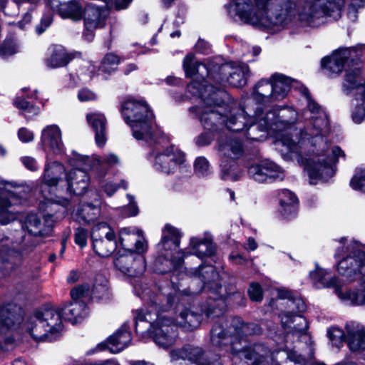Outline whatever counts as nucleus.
Returning <instances> with one entry per match:
<instances>
[{
  "label": "nucleus",
  "instance_id": "obj_1",
  "mask_svg": "<svg viewBox=\"0 0 365 365\" xmlns=\"http://www.w3.org/2000/svg\"><path fill=\"white\" fill-rule=\"evenodd\" d=\"M187 91L194 96H199L204 106L192 107L190 112L195 113L205 129L215 131L222 125L232 132H243L247 139L262 141L265 139L264 133L261 131L260 123L254 117L242 114L239 110H245V106L240 108H230L229 114L223 115L222 105L228 98V94L223 90L217 88L205 81H194L187 85Z\"/></svg>",
  "mask_w": 365,
  "mask_h": 365
},
{
  "label": "nucleus",
  "instance_id": "obj_2",
  "mask_svg": "<svg viewBox=\"0 0 365 365\" xmlns=\"http://www.w3.org/2000/svg\"><path fill=\"white\" fill-rule=\"evenodd\" d=\"M169 287L159 288L158 292L150 300L145 313L138 312L135 316V331L138 332L140 322H148L150 336L154 342L163 348L173 345L178 336L177 327L186 331L197 328L202 314L175 304L173 293Z\"/></svg>",
  "mask_w": 365,
  "mask_h": 365
},
{
  "label": "nucleus",
  "instance_id": "obj_3",
  "mask_svg": "<svg viewBox=\"0 0 365 365\" xmlns=\"http://www.w3.org/2000/svg\"><path fill=\"white\" fill-rule=\"evenodd\" d=\"M242 113H246L247 116H252L260 123L261 131L272 130L279 132L284 130L280 138L276 141L277 147L285 155L290 158H297L298 160L302 154V145L304 137L300 130L291 128L297 118V113L292 108H287L289 115L283 112L279 114L278 108H273L265 113L257 106L254 107L250 100L245 103V110H240Z\"/></svg>",
  "mask_w": 365,
  "mask_h": 365
},
{
  "label": "nucleus",
  "instance_id": "obj_4",
  "mask_svg": "<svg viewBox=\"0 0 365 365\" xmlns=\"http://www.w3.org/2000/svg\"><path fill=\"white\" fill-rule=\"evenodd\" d=\"M303 93L307 101V108L312 121V128L307 135L315 138V142L322 147L318 150L316 156L306 160L304 168L310 178L317 179L322 178L324 174L331 173L332 166L338 162L339 158L345 160L346 155L339 146H334L331 150L329 149L328 143L322 137V135L328 133L329 129L328 115L324 110L311 98L307 89H304Z\"/></svg>",
  "mask_w": 365,
  "mask_h": 365
},
{
  "label": "nucleus",
  "instance_id": "obj_5",
  "mask_svg": "<svg viewBox=\"0 0 365 365\" xmlns=\"http://www.w3.org/2000/svg\"><path fill=\"white\" fill-rule=\"evenodd\" d=\"M227 12L232 18L266 29L287 26L294 14L291 0H230Z\"/></svg>",
  "mask_w": 365,
  "mask_h": 365
},
{
  "label": "nucleus",
  "instance_id": "obj_6",
  "mask_svg": "<svg viewBox=\"0 0 365 365\" xmlns=\"http://www.w3.org/2000/svg\"><path fill=\"white\" fill-rule=\"evenodd\" d=\"M198 276L192 282L197 284L201 281L202 289L207 290L208 297L205 303L202 306L201 311L207 318H218L210 331V340L216 346H220L228 336H235L231 326L227 330V319L223 316L226 307V296L222 292V287L219 283V274L212 266H200Z\"/></svg>",
  "mask_w": 365,
  "mask_h": 365
},
{
  "label": "nucleus",
  "instance_id": "obj_7",
  "mask_svg": "<svg viewBox=\"0 0 365 365\" xmlns=\"http://www.w3.org/2000/svg\"><path fill=\"white\" fill-rule=\"evenodd\" d=\"M347 255L337 264L338 272L350 282L360 279V289L358 291L348 290L344 293L339 278L331 277L327 282V287L334 288L337 296L343 301L352 305L365 304V247L353 242L346 247Z\"/></svg>",
  "mask_w": 365,
  "mask_h": 365
},
{
  "label": "nucleus",
  "instance_id": "obj_8",
  "mask_svg": "<svg viewBox=\"0 0 365 365\" xmlns=\"http://www.w3.org/2000/svg\"><path fill=\"white\" fill-rule=\"evenodd\" d=\"M345 0H299L293 6V17L305 26H318L324 16L338 17Z\"/></svg>",
  "mask_w": 365,
  "mask_h": 365
},
{
  "label": "nucleus",
  "instance_id": "obj_9",
  "mask_svg": "<svg viewBox=\"0 0 365 365\" xmlns=\"http://www.w3.org/2000/svg\"><path fill=\"white\" fill-rule=\"evenodd\" d=\"M217 151L221 160L222 179L237 180L240 173L237 170L234 160L240 158L244 153L242 142L235 138H221L217 141Z\"/></svg>",
  "mask_w": 365,
  "mask_h": 365
},
{
  "label": "nucleus",
  "instance_id": "obj_10",
  "mask_svg": "<svg viewBox=\"0 0 365 365\" xmlns=\"http://www.w3.org/2000/svg\"><path fill=\"white\" fill-rule=\"evenodd\" d=\"M22 309L13 303L0 304V350L9 351L15 345L11 329L22 321Z\"/></svg>",
  "mask_w": 365,
  "mask_h": 365
},
{
  "label": "nucleus",
  "instance_id": "obj_11",
  "mask_svg": "<svg viewBox=\"0 0 365 365\" xmlns=\"http://www.w3.org/2000/svg\"><path fill=\"white\" fill-rule=\"evenodd\" d=\"M9 238L0 240V270L7 272L14 268L16 261L30 253L37 245L36 240L31 236H25L23 244L12 243L11 249L8 248Z\"/></svg>",
  "mask_w": 365,
  "mask_h": 365
},
{
  "label": "nucleus",
  "instance_id": "obj_12",
  "mask_svg": "<svg viewBox=\"0 0 365 365\" xmlns=\"http://www.w3.org/2000/svg\"><path fill=\"white\" fill-rule=\"evenodd\" d=\"M165 230L170 234L164 235L161 242L158 245L160 250V255L156 259L154 264V270L159 274H165L177 265H180L182 259H180L177 262L170 259L172 256V252L169 250L177 248L179 246V232L175 228L167 225Z\"/></svg>",
  "mask_w": 365,
  "mask_h": 365
},
{
  "label": "nucleus",
  "instance_id": "obj_13",
  "mask_svg": "<svg viewBox=\"0 0 365 365\" xmlns=\"http://www.w3.org/2000/svg\"><path fill=\"white\" fill-rule=\"evenodd\" d=\"M359 56L357 47L339 48L331 56L322 58V67L327 76L333 78L338 76L346 66L349 68L351 63L356 65Z\"/></svg>",
  "mask_w": 365,
  "mask_h": 365
},
{
  "label": "nucleus",
  "instance_id": "obj_14",
  "mask_svg": "<svg viewBox=\"0 0 365 365\" xmlns=\"http://www.w3.org/2000/svg\"><path fill=\"white\" fill-rule=\"evenodd\" d=\"M91 238L94 251L102 257H109L117 247L115 233L105 222L99 223L93 228Z\"/></svg>",
  "mask_w": 365,
  "mask_h": 365
},
{
  "label": "nucleus",
  "instance_id": "obj_15",
  "mask_svg": "<svg viewBox=\"0 0 365 365\" xmlns=\"http://www.w3.org/2000/svg\"><path fill=\"white\" fill-rule=\"evenodd\" d=\"M247 173L250 178L259 183L282 181L285 178L284 170L269 160H264L251 165L248 168Z\"/></svg>",
  "mask_w": 365,
  "mask_h": 365
},
{
  "label": "nucleus",
  "instance_id": "obj_16",
  "mask_svg": "<svg viewBox=\"0 0 365 365\" xmlns=\"http://www.w3.org/2000/svg\"><path fill=\"white\" fill-rule=\"evenodd\" d=\"M130 126L134 138L137 140H144L150 145L168 141V138L164 136L163 131L155 124L154 115L130 123Z\"/></svg>",
  "mask_w": 365,
  "mask_h": 365
},
{
  "label": "nucleus",
  "instance_id": "obj_17",
  "mask_svg": "<svg viewBox=\"0 0 365 365\" xmlns=\"http://www.w3.org/2000/svg\"><path fill=\"white\" fill-rule=\"evenodd\" d=\"M43 205L45 206L44 222H42L39 217L33 213L29 214L25 221V226L28 232L34 236L45 237L48 235L52 230L53 217L59 206L58 204L51 202H46Z\"/></svg>",
  "mask_w": 365,
  "mask_h": 365
},
{
  "label": "nucleus",
  "instance_id": "obj_18",
  "mask_svg": "<svg viewBox=\"0 0 365 365\" xmlns=\"http://www.w3.org/2000/svg\"><path fill=\"white\" fill-rule=\"evenodd\" d=\"M151 156L154 158L155 168L165 174L173 173L177 167L185 161L184 153L173 145L162 152L153 150Z\"/></svg>",
  "mask_w": 365,
  "mask_h": 365
},
{
  "label": "nucleus",
  "instance_id": "obj_19",
  "mask_svg": "<svg viewBox=\"0 0 365 365\" xmlns=\"http://www.w3.org/2000/svg\"><path fill=\"white\" fill-rule=\"evenodd\" d=\"M46 6L63 19L73 22L81 21L85 14V6L79 0H43Z\"/></svg>",
  "mask_w": 365,
  "mask_h": 365
},
{
  "label": "nucleus",
  "instance_id": "obj_20",
  "mask_svg": "<svg viewBox=\"0 0 365 365\" xmlns=\"http://www.w3.org/2000/svg\"><path fill=\"white\" fill-rule=\"evenodd\" d=\"M118 239L124 251L144 254L148 250V243L143 236V232L138 228H121L118 232Z\"/></svg>",
  "mask_w": 365,
  "mask_h": 365
},
{
  "label": "nucleus",
  "instance_id": "obj_21",
  "mask_svg": "<svg viewBox=\"0 0 365 365\" xmlns=\"http://www.w3.org/2000/svg\"><path fill=\"white\" fill-rule=\"evenodd\" d=\"M108 19L107 11L96 6L85 7L83 15L84 31L83 36L88 41H91L95 36V31L103 28Z\"/></svg>",
  "mask_w": 365,
  "mask_h": 365
},
{
  "label": "nucleus",
  "instance_id": "obj_22",
  "mask_svg": "<svg viewBox=\"0 0 365 365\" xmlns=\"http://www.w3.org/2000/svg\"><path fill=\"white\" fill-rule=\"evenodd\" d=\"M121 113L125 121L130 123H136L144 118L153 115L148 105L144 101L130 98L125 101L121 106Z\"/></svg>",
  "mask_w": 365,
  "mask_h": 365
},
{
  "label": "nucleus",
  "instance_id": "obj_23",
  "mask_svg": "<svg viewBox=\"0 0 365 365\" xmlns=\"http://www.w3.org/2000/svg\"><path fill=\"white\" fill-rule=\"evenodd\" d=\"M269 352L268 349L264 345L257 344L252 348H246L237 351L233 356V361L235 365L238 362L242 365H259L268 356Z\"/></svg>",
  "mask_w": 365,
  "mask_h": 365
},
{
  "label": "nucleus",
  "instance_id": "obj_24",
  "mask_svg": "<svg viewBox=\"0 0 365 365\" xmlns=\"http://www.w3.org/2000/svg\"><path fill=\"white\" fill-rule=\"evenodd\" d=\"M359 63V57H358L357 64L351 63V66L345 70L346 76L343 83V91L348 94L352 90L356 89L359 94L361 95L360 99L365 102V83H363L361 76Z\"/></svg>",
  "mask_w": 365,
  "mask_h": 365
},
{
  "label": "nucleus",
  "instance_id": "obj_25",
  "mask_svg": "<svg viewBox=\"0 0 365 365\" xmlns=\"http://www.w3.org/2000/svg\"><path fill=\"white\" fill-rule=\"evenodd\" d=\"M346 343L351 351L365 355V327L356 322L346 325Z\"/></svg>",
  "mask_w": 365,
  "mask_h": 365
},
{
  "label": "nucleus",
  "instance_id": "obj_26",
  "mask_svg": "<svg viewBox=\"0 0 365 365\" xmlns=\"http://www.w3.org/2000/svg\"><path fill=\"white\" fill-rule=\"evenodd\" d=\"M89 177L82 169H73L66 175V192L76 195H83L88 188Z\"/></svg>",
  "mask_w": 365,
  "mask_h": 365
},
{
  "label": "nucleus",
  "instance_id": "obj_27",
  "mask_svg": "<svg viewBox=\"0 0 365 365\" xmlns=\"http://www.w3.org/2000/svg\"><path fill=\"white\" fill-rule=\"evenodd\" d=\"M131 334L125 327H122L115 334L110 336L107 341L98 345L103 350L107 347L110 352L117 354L126 348L131 341Z\"/></svg>",
  "mask_w": 365,
  "mask_h": 365
},
{
  "label": "nucleus",
  "instance_id": "obj_28",
  "mask_svg": "<svg viewBox=\"0 0 365 365\" xmlns=\"http://www.w3.org/2000/svg\"><path fill=\"white\" fill-rule=\"evenodd\" d=\"M41 143L46 149L53 153H60L63 150L61 132L56 125L46 126L41 133Z\"/></svg>",
  "mask_w": 365,
  "mask_h": 365
},
{
  "label": "nucleus",
  "instance_id": "obj_29",
  "mask_svg": "<svg viewBox=\"0 0 365 365\" xmlns=\"http://www.w3.org/2000/svg\"><path fill=\"white\" fill-rule=\"evenodd\" d=\"M86 120L95 133V140L97 145L103 147L107 140V120L106 116L101 113H91L86 115Z\"/></svg>",
  "mask_w": 365,
  "mask_h": 365
},
{
  "label": "nucleus",
  "instance_id": "obj_30",
  "mask_svg": "<svg viewBox=\"0 0 365 365\" xmlns=\"http://www.w3.org/2000/svg\"><path fill=\"white\" fill-rule=\"evenodd\" d=\"M65 173L64 166L57 162L53 161L47 163L42 178L43 184L48 187H55L60 182H63L62 176Z\"/></svg>",
  "mask_w": 365,
  "mask_h": 365
},
{
  "label": "nucleus",
  "instance_id": "obj_31",
  "mask_svg": "<svg viewBox=\"0 0 365 365\" xmlns=\"http://www.w3.org/2000/svg\"><path fill=\"white\" fill-rule=\"evenodd\" d=\"M36 319H41L45 321L47 327H49L51 334H56L62 329L61 312L53 309H43L38 310L34 313Z\"/></svg>",
  "mask_w": 365,
  "mask_h": 365
},
{
  "label": "nucleus",
  "instance_id": "obj_32",
  "mask_svg": "<svg viewBox=\"0 0 365 365\" xmlns=\"http://www.w3.org/2000/svg\"><path fill=\"white\" fill-rule=\"evenodd\" d=\"M73 56L61 46H53L48 49V56L46 64L48 68H57L66 66L72 60Z\"/></svg>",
  "mask_w": 365,
  "mask_h": 365
},
{
  "label": "nucleus",
  "instance_id": "obj_33",
  "mask_svg": "<svg viewBox=\"0 0 365 365\" xmlns=\"http://www.w3.org/2000/svg\"><path fill=\"white\" fill-rule=\"evenodd\" d=\"M274 101L284 99L288 94L293 79L283 74L274 73L271 76Z\"/></svg>",
  "mask_w": 365,
  "mask_h": 365
},
{
  "label": "nucleus",
  "instance_id": "obj_34",
  "mask_svg": "<svg viewBox=\"0 0 365 365\" xmlns=\"http://www.w3.org/2000/svg\"><path fill=\"white\" fill-rule=\"evenodd\" d=\"M252 98L257 104H264L273 102V90L271 78L262 79L253 88Z\"/></svg>",
  "mask_w": 365,
  "mask_h": 365
},
{
  "label": "nucleus",
  "instance_id": "obj_35",
  "mask_svg": "<svg viewBox=\"0 0 365 365\" xmlns=\"http://www.w3.org/2000/svg\"><path fill=\"white\" fill-rule=\"evenodd\" d=\"M182 67L185 72V76L189 78L199 75L201 78H204L205 76L212 75L207 66L205 63L196 61L195 56L192 53L187 54L184 58Z\"/></svg>",
  "mask_w": 365,
  "mask_h": 365
},
{
  "label": "nucleus",
  "instance_id": "obj_36",
  "mask_svg": "<svg viewBox=\"0 0 365 365\" xmlns=\"http://www.w3.org/2000/svg\"><path fill=\"white\" fill-rule=\"evenodd\" d=\"M190 246L193 254L200 259L213 255L216 250V246L210 237H192L190 240Z\"/></svg>",
  "mask_w": 365,
  "mask_h": 365
},
{
  "label": "nucleus",
  "instance_id": "obj_37",
  "mask_svg": "<svg viewBox=\"0 0 365 365\" xmlns=\"http://www.w3.org/2000/svg\"><path fill=\"white\" fill-rule=\"evenodd\" d=\"M29 332L36 341H51L56 339L54 334H51L49 327L46 326L45 321L36 319L34 315L31 318Z\"/></svg>",
  "mask_w": 365,
  "mask_h": 365
},
{
  "label": "nucleus",
  "instance_id": "obj_38",
  "mask_svg": "<svg viewBox=\"0 0 365 365\" xmlns=\"http://www.w3.org/2000/svg\"><path fill=\"white\" fill-rule=\"evenodd\" d=\"M62 317L72 324H76L79 319L87 314L86 304L84 302H73L61 310Z\"/></svg>",
  "mask_w": 365,
  "mask_h": 365
},
{
  "label": "nucleus",
  "instance_id": "obj_39",
  "mask_svg": "<svg viewBox=\"0 0 365 365\" xmlns=\"http://www.w3.org/2000/svg\"><path fill=\"white\" fill-rule=\"evenodd\" d=\"M250 76V68L245 63H240L237 66L232 67V71L227 78L228 83L234 87H242L247 83Z\"/></svg>",
  "mask_w": 365,
  "mask_h": 365
},
{
  "label": "nucleus",
  "instance_id": "obj_40",
  "mask_svg": "<svg viewBox=\"0 0 365 365\" xmlns=\"http://www.w3.org/2000/svg\"><path fill=\"white\" fill-rule=\"evenodd\" d=\"M232 327L237 337L242 335H251L259 334L261 329L254 323L244 324L241 318L238 317L232 319Z\"/></svg>",
  "mask_w": 365,
  "mask_h": 365
},
{
  "label": "nucleus",
  "instance_id": "obj_41",
  "mask_svg": "<svg viewBox=\"0 0 365 365\" xmlns=\"http://www.w3.org/2000/svg\"><path fill=\"white\" fill-rule=\"evenodd\" d=\"M100 213L98 207L92 204H83L78 210L76 216L79 222L91 223L93 222Z\"/></svg>",
  "mask_w": 365,
  "mask_h": 365
},
{
  "label": "nucleus",
  "instance_id": "obj_42",
  "mask_svg": "<svg viewBox=\"0 0 365 365\" xmlns=\"http://www.w3.org/2000/svg\"><path fill=\"white\" fill-rule=\"evenodd\" d=\"M135 261L133 252L125 251L124 254L118 255L114 260L115 267L122 272L128 275L130 272V264Z\"/></svg>",
  "mask_w": 365,
  "mask_h": 365
},
{
  "label": "nucleus",
  "instance_id": "obj_43",
  "mask_svg": "<svg viewBox=\"0 0 365 365\" xmlns=\"http://www.w3.org/2000/svg\"><path fill=\"white\" fill-rule=\"evenodd\" d=\"M209 351H205L202 348L198 346H193L187 345V360L192 363H195L197 365H209L207 361H205V355Z\"/></svg>",
  "mask_w": 365,
  "mask_h": 365
},
{
  "label": "nucleus",
  "instance_id": "obj_44",
  "mask_svg": "<svg viewBox=\"0 0 365 365\" xmlns=\"http://www.w3.org/2000/svg\"><path fill=\"white\" fill-rule=\"evenodd\" d=\"M135 253V261L130 264V272L128 275L130 277H138L143 274L145 270L146 265L143 254Z\"/></svg>",
  "mask_w": 365,
  "mask_h": 365
},
{
  "label": "nucleus",
  "instance_id": "obj_45",
  "mask_svg": "<svg viewBox=\"0 0 365 365\" xmlns=\"http://www.w3.org/2000/svg\"><path fill=\"white\" fill-rule=\"evenodd\" d=\"M120 62V58L118 56L113 53H107L102 61L101 69L104 72L110 73L111 71L115 69V66H117Z\"/></svg>",
  "mask_w": 365,
  "mask_h": 365
},
{
  "label": "nucleus",
  "instance_id": "obj_46",
  "mask_svg": "<svg viewBox=\"0 0 365 365\" xmlns=\"http://www.w3.org/2000/svg\"><path fill=\"white\" fill-rule=\"evenodd\" d=\"M350 186L355 190L365 193V169L354 175L350 181Z\"/></svg>",
  "mask_w": 365,
  "mask_h": 365
},
{
  "label": "nucleus",
  "instance_id": "obj_47",
  "mask_svg": "<svg viewBox=\"0 0 365 365\" xmlns=\"http://www.w3.org/2000/svg\"><path fill=\"white\" fill-rule=\"evenodd\" d=\"M327 334L332 344L336 346H339L344 339V331L337 327L330 328L327 331Z\"/></svg>",
  "mask_w": 365,
  "mask_h": 365
},
{
  "label": "nucleus",
  "instance_id": "obj_48",
  "mask_svg": "<svg viewBox=\"0 0 365 365\" xmlns=\"http://www.w3.org/2000/svg\"><path fill=\"white\" fill-rule=\"evenodd\" d=\"M209 162L205 157H198L194 164L195 172L200 176H205L209 171Z\"/></svg>",
  "mask_w": 365,
  "mask_h": 365
},
{
  "label": "nucleus",
  "instance_id": "obj_49",
  "mask_svg": "<svg viewBox=\"0 0 365 365\" xmlns=\"http://www.w3.org/2000/svg\"><path fill=\"white\" fill-rule=\"evenodd\" d=\"M248 295L252 302H260L263 299L262 287L258 283H251L248 289Z\"/></svg>",
  "mask_w": 365,
  "mask_h": 365
},
{
  "label": "nucleus",
  "instance_id": "obj_50",
  "mask_svg": "<svg viewBox=\"0 0 365 365\" xmlns=\"http://www.w3.org/2000/svg\"><path fill=\"white\" fill-rule=\"evenodd\" d=\"M89 286L88 284L78 285L73 288L71 291V296L74 302H81V298L86 297L89 293Z\"/></svg>",
  "mask_w": 365,
  "mask_h": 365
},
{
  "label": "nucleus",
  "instance_id": "obj_51",
  "mask_svg": "<svg viewBox=\"0 0 365 365\" xmlns=\"http://www.w3.org/2000/svg\"><path fill=\"white\" fill-rule=\"evenodd\" d=\"M297 201H291L280 205V212L285 218H290L294 216L297 210Z\"/></svg>",
  "mask_w": 365,
  "mask_h": 365
},
{
  "label": "nucleus",
  "instance_id": "obj_52",
  "mask_svg": "<svg viewBox=\"0 0 365 365\" xmlns=\"http://www.w3.org/2000/svg\"><path fill=\"white\" fill-rule=\"evenodd\" d=\"M15 106L21 110H23L27 113H33L34 114H37L38 112V109L36 108L31 103L26 101L24 98H21L17 97L14 101Z\"/></svg>",
  "mask_w": 365,
  "mask_h": 365
},
{
  "label": "nucleus",
  "instance_id": "obj_53",
  "mask_svg": "<svg viewBox=\"0 0 365 365\" xmlns=\"http://www.w3.org/2000/svg\"><path fill=\"white\" fill-rule=\"evenodd\" d=\"M6 189L11 195L22 198L26 195V191L24 186L17 185L16 182H8Z\"/></svg>",
  "mask_w": 365,
  "mask_h": 365
},
{
  "label": "nucleus",
  "instance_id": "obj_54",
  "mask_svg": "<svg viewBox=\"0 0 365 365\" xmlns=\"http://www.w3.org/2000/svg\"><path fill=\"white\" fill-rule=\"evenodd\" d=\"M88 233V231L82 227H78L76 230L74 235V240L76 244L81 247H83L87 244Z\"/></svg>",
  "mask_w": 365,
  "mask_h": 365
},
{
  "label": "nucleus",
  "instance_id": "obj_55",
  "mask_svg": "<svg viewBox=\"0 0 365 365\" xmlns=\"http://www.w3.org/2000/svg\"><path fill=\"white\" fill-rule=\"evenodd\" d=\"M278 198L279 205H284L285 203L289 202L291 201H297V197L294 193L287 189L279 191Z\"/></svg>",
  "mask_w": 365,
  "mask_h": 365
},
{
  "label": "nucleus",
  "instance_id": "obj_56",
  "mask_svg": "<svg viewBox=\"0 0 365 365\" xmlns=\"http://www.w3.org/2000/svg\"><path fill=\"white\" fill-rule=\"evenodd\" d=\"M187 345L184 346L181 349H173L170 352L172 361H178L180 359L187 360Z\"/></svg>",
  "mask_w": 365,
  "mask_h": 365
},
{
  "label": "nucleus",
  "instance_id": "obj_57",
  "mask_svg": "<svg viewBox=\"0 0 365 365\" xmlns=\"http://www.w3.org/2000/svg\"><path fill=\"white\" fill-rule=\"evenodd\" d=\"M52 21L53 18L51 15L48 14L43 16L41 20V22L36 27V33L38 35L43 34L46 31V29L51 25Z\"/></svg>",
  "mask_w": 365,
  "mask_h": 365
},
{
  "label": "nucleus",
  "instance_id": "obj_58",
  "mask_svg": "<svg viewBox=\"0 0 365 365\" xmlns=\"http://www.w3.org/2000/svg\"><path fill=\"white\" fill-rule=\"evenodd\" d=\"M127 196L130 199V203L124 208L125 215L126 217L135 216L138 213V207L137 205L133 202V197L130 195H128Z\"/></svg>",
  "mask_w": 365,
  "mask_h": 365
},
{
  "label": "nucleus",
  "instance_id": "obj_59",
  "mask_svg": "<svg viewBox=\"0 0 365 365\" xmlns=\"http://www.w3.org/2000/svg\"><path fill=\"white\" fill-rule=\"evenodd\" d=\"M287 355L289 360L294 361L297 364L303 365L306 362L305 357L302 354H298L295 350H287Z\"/></svg>",
  "mask_w": 365,
  "mask_h": 365
},
{
  "label": "nucleus",
  "instance_id": "obj_60",
  "mask_svg": "<svg viewBox=\"0 0 365 365\" xmlns=\"http://www.w3.org/2000/svg\"><path fill=\"white\" fill-rule=\"evenodd\" d=\"M365 118V106H356L352 113L353 120L356 123H361Z\"/></svg>",
  "mask_w": 365,
  "mask_h": 365
},
{
  "label": "nucleus",
  "instance_id": "obj_61",
  "mask_svg": "<svg viewBox=\"0 0 365 365\" xmlns=\"http://www.w3.org/2000/svg\"><path fill=\"white\" fill-rule=\"evenodd\" d=\"M108 293V289L106 284H94L92 289V295L96 298H103Z\"/></svg>",
  "mask_w": 365,
  "mask_h": 365
},
{
  "label": "nucleus",
  "instance_id": "obj_62",
  "mask_svg": "<svg viewBox=\"0 0 365 365\" xmlns=\"http://www.w3.org/2000/svg\"><path fill=\"white\" fill-rule=\"evenodd\" d=\"M78 98L81 101H93L96 98V95L88 88H82L78 92Z\"/></svg>",
  "mask_w": 365,
  "mask_h": 365
},
{
  "label": "nucleus",
  "instance_id": "obj_63",
  "mask_svg": "<svg viewBox=\"0 0 365 365\" xmlns=\"http://www.w3.org/2000/svg\"><path fill=\"white\" fill-rule=\"evenodd\" d=\"M18 136L23 143H29L34 140L33 133L25 128L19 130Z\"/></svg>",
  "mask_w": 365,
  "mask_h": 365
},
{
  "label": "nucleus",
  "instance_id": "obj_64",
  "mask_svg": "<svg viewBox=\"0 0 365 365\" xmlns=\"http://www.w3.org/2000/svg\"><path fill=\"white\" fill-rule=\"evenodd\" d=\"M205 361H207L208 362L207 364L209 365H222L220 360V356L218 354H215L210 351H209L205 355Z\"/></svg>",
  "mask_w": 365,
  "mask_h": 365
}]
</instances>
